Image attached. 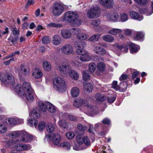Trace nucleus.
<instances>
[{"label": "nucleus", "instance_id": "nucleus-54", "mask_svg": "<svg viewBox=\"0 0 153 153\" xmlns=\"http://www.w3.org/2000/svg\"><path fill=\"white\" fill-rule=\"evenodd\" d=\"M71 30V33L72 34H77L79 33H80V30L77 28H74L71 29H70Z\"/></svg>", "mask_w": 153, "mask_h": 153}, {"label": "nucleus", "instance_id": "nucleus-64", "mask_svg": "<svg viewBox=\"0 0 153 153\" xmlns=\"http://www.w3.org/2000/svg\"><path fill=\"white\" fill-rule=\"evenodd\" d=\"M128 78V76L126 74H122L120 77V81H123L125 80H126Z\"/></svg>", "mask_w": 153, "mask_h": 153}, {"label": "nucleus", "instance_id": "nucleus-10", "mask_svg": "<svg viewBox=\"0 0 153 153\" xmlns=\"http://www.w3.org/2000/svg\"><path fill=\"white\" fill-rule=\"evenodd\" d=\"M74 45L76 48V53L77 54L80 53L82 52L86 51L84 49L86 45V43L83 41H76Z\"/></svg>", "mask_w": 153, "mask_h": 153}, {"label": "nucleus", "instance_id": "nucleus-30", "mask_svg": "<svg viewBox=\"0 0 153 153\" xmlns=\"http://www.w3.org/2000/svg\"><path fill=\"white\" fill-rule=\"evenodd\" d=\"M89 36L87 34L80 33L76 36V38L78 39L85 40L88 38Z\"/></svg>", "mask_w": 153, "mask_h": 153}, {"label": "nucleus", "instance_id": "nucleus-20", "mask_svg": "<svg viewBox=\"0 0 153 153\" xmlns=\"http://www.w3.org/2000/svg\"><path fill=\"white\" fill-rule=\"evenodd\" d=\"M128 45L130 48L131 53L136 52L140 48L139 45L132 42H129L128 44Z\"/></svg>", "mask_w": 153, "mask_h": 153}, {"label": "nucleus", "instance_id": "nucleus-45", "mask_svg": "<svg viewBox=\"0 0 153 153\" xmlns=\"http://www.w3.org/2000/svg\"><path fill=\"white\" fill-rule=\"evenodd\" d=\"M77 127L78 130L81 131H84L87 129V127L86 126L82 125L80 123L78 124Z\"/></svg>", "mask_w": 153, "mask_h": 153}, {"label": "nucleus", "instance_id": "nucleus-52", "mask_svg": "<svg viewBox=\"0 0 153 153\" xmlns=\"http://www.w3.org/2000/svg\"><path fill=\"white\" fill-rule=\"evenodd\" d=\"M45 123L43 121H42L40 122L38 125V128L39 130L40 131H42L45 128Z\"/></svg>", "mask_w": 153, "mask_h": 153}, {"label": "nucleus", "instance_id": "nucleus-33", "mask_svg": "<svg viewBox=\"0 0 153 153\" xmlns=\"http://www.w3.org/2000/svg\"><path fill=\"white\" fill-rule=\"evenodd\" d=\"M46 130L49 133L53 132L55 129V126L51 123H48L47 125Z\"/></svg>", "mask_w": 153, "mask_h": 153}, {"label": "nucleus", "instance_id": "nucleus-19", "mask_svg": "<svg viewBox=\"0 0 153 153\" xmlns=\"http://www.w3.org/2000/svg\"><path fill=\"white\" fill-rule=\"evenodd\" d=\"M94 51L96 53L102 55L105 54L106 53L105 50L100 46H95L94 48Z\"/></svg>", "mask_w": 153, "mask_h": 153}, {"label": "nucleus", "instance_id": "nucleus-51", "mask_svg": "<svg viewBox=\"0 0 153 153\" xmlns=\"http://www.w3.org/2000/svg\"><path fill=\"white\" fill-rule=\"evenodd\" d=\"M84 139V137H83L80 135H77L76 137V141L79 145L82 144L83 143Z\"/></svg>", "mask_w": 153, "mask_h": 153}, {"label": "nucleus", "instance_id": "nucleus-34", "mask_svg": "<svg viewBox=\"0 0 153 153\" xmlns=\"http://www.w3.org/2000/svg\"><path fill=\"white\" fill-rule=\"evenodd\" d=\"M102 39L105 41L109 42H111L114 41V37L111 35H106L102 37Z\"/></svg>", "mask_w": 153, "mask_h": 153}, {"label": "nucleus", "instance_id": "nucleus-62", "mask_svg": "<svg viewBox=\"0 0 153 153\" xmlns=\"http://www.w3.org/2000/svg\"><path fill=\"white\" fill-rule=\"evenodd\" d=\"M115 99V98L113 96L108 97L107 98V101L109 103H112L114 102Z\"/></svg>", "mask_w": 153, "mask_h": 153}, {"label": "nucleus", "instance_id": "nucleus-63", "mask_svg": "<svg viewBox=\"0 0 153 153\" xmlns=\"http://www.w3.org/2000/svg\"><path fill=\"white\" fill-rule=\"evenodd\" d=\"M68 118L69 120L73 121L77 120V118L76 117L73 116L71 115H68Z\"/></svg>", "mask_w": 153, "mask_h": 153}, {"label": "nucleus", "instance_id": "nucleus-32", "mask_svg": "<svg viewBox=\"0 0 153 153\" xmlns=\"http://www.w3.org/2000/svg\"><path fill=\"white\" fill-rule=\"evenodd\" d=\"M20 71L22 74L24 75L28 74L29 73L27 67L23 65H22L20 66Z\"/></svg>", "mask_w": 153, "mask_h": 153}, {"label": "nucleus", "instance_id": "nucleus-47", "mask_svg": "<svg viewBox=\"0 0 153 153\" xmlns=\"http://www.w3.org/2000/svg\"><path fill=\"white\" fill-rule=\"evenodd\" d=\"M96 69V64L92 62L89 65V70L91 73H93Z\"/></svg>", "mask_w": 153, "mask_h": 153}, {"label": "nucleus", "instance_id": "nucleus-6", "mask_svg": "<svg viewBox=\"0 0 153 153\" xmlns=\"http://www.w3.org/2000/svg\"><path fill=\"white\" fill-rule=\"evenodd\" d=\"M101 13L100 9L98 7H95L90 8L87 11L86 16L90 19L98 17Z\"/></svg>", "mask_w": 153, "mask_h": 153}, {"label": "nucleus", "instance_id": "nucleus-17", "mask_svg": "<svg viewBox=\"0 0 153 153\" xmlns=\"http://www.w3.org/2000/svg\"><path fill=\"white\" fill-rule=\"evenodd\" d=\"M62 42V39L60 36L58 35H54L52 37V44L55 46L60 45Z\"/></svg>", "mask_w": 153, "mask_h": 153}, {"label": "nucleus", "instance_id": "nucleus-36", "mask_svg": "<svg viewBox=\"0 0 153 153\" xmlns=\"http://www.w3.org/2000/svg\"><path fill=\"white\" fill-rule=\"evenodd\" d=\"M122 30L118 28H113L112 29L109 30L108 33L114 35H116L117 34L122 32Z\"/></svg>", "mask_w": 153, "mask_h": 153}, {"label": "nucleus", "instance_id": "nucleus-14", "mask_svg": "<svg viewBox=\"0 0 153 153\" xmlns=\"http://www.w3.org/2000/svg\"><path fill=\"white\" fill-rule=\"evenodd\" d=\"M81 55L79 57L80 60L82 62H87L91 59V57L89 55V53L86 51L82 52L79 54H77Z\"/></svg>", "mask_w": 153, "mask_h": 153}, {"label": "nucleus", "instance_id": "nucleus-21", "mask_svg": "<svg viewBox=\"0 0 153 153\" xmlns=\"http://www.w3.org/2000/svg\"><path fill=\"white\" fill-rule=\"evenodd\" d=\"M32 75L36 78H39L42 76V73L40 69L36 68L33 71Z\"/></svg>", "mask_w": 153, "mask_h": 153}, {"label": "nucleus", "instance_id": "nucleus-29", "mask_svg": "<svg viewBox=\"0 0 153 153\" xmlns=\"http://www.w3.org/2000/svg\"><path fill=\"white\" fill-rule=\"evenodd\" d=\"M6 122L7 125L9 126H12L16 124V119L13 118H8Z\"/></svg>", "mask_w": 153, "mask_h": 153}, {"label": "nucleus", "instance_id": "nucleus-48", "mask_svg": "<svg viewBox=\"0 0 153 153\" xmlns=\"http://www.w3.org/2000/svg\"><path fill=\"white\" fill-rule=\"evenodd\" d=\"M83 79L85 81L88 80L90 78V76L88 72L86 71H84L83 73Z\"/></svg>", "mask_w": 153, "mask_h": 153}, {"label": "nucleus", "instance_id": "nucleus-35", "mask_svg": "<svg viewBox=\"0 0 153 153\" xmlns=\"http://www.w3.org/2000/svg\"><path fill=\"white\" fill-rule=\"evenodd\" d=\"M95 97L96 100L98 102H103L105 99V97L104 96L100 93L97 94Z\"/></svg>", "mask_w": 153, "mask_h": 153}, {"label": "nucleus", "instance_id": "nucleus-27", "mask_svg": "<svg viewBox=\"0 0 153 153\" xmlns=\"http://www.w3.org/2000/svg\"><path fill=\"white\" fill-rule=\"evenodd\" d=\"M44 69L46 71H49L51 69V66L50 63L47 61H45L43 64Z\"/></svg>", "mask_w": 153, "mask_h": 153}, {"label": "nucleus", "instance_id": "nucleus-15", "mask_svg": "<svg viewBox=\"0 0 153 153\" xmlns=\"http://www.w3.org/2000/svg\"><path fill=\"white\" fill-rule=\"evenodd\" d=\"M100 4L104 7L110 8L114 5V3L112 0H99Z\"/></svg>", "mask_w": 153, "mask_h": 153}, {"label": "nucleus", "instance_id": "nucleus-22", "mask_svg": "<svg viewBox=\"0 0 153 153\" xmlns=\"http://www.w3.org/2000/svg\"><path fill=\"white\" fill-rule=\"evenodd\" d=\"M130 14L133 19H137L138 21H141L143 19L142 16H140L138 13L135 11L131 12Z\"/></svg>", "mask_w": 153, "mask_h": 153}, {"label": "nucleus", "instance_id": "nucleus-23", "mask_svg": "<svg viewBox=\"0 0 153 153\" xmlns=\"http://www.w3.org/2000/svg\"><path fill=\"white\" fill-rule=\"evenodd\" d=\"M71 93L72 97H76L79 95V90L77 87H74L71 89Z\"/></svg>", "mask_w": 153, "mask_h": 153}, {"label": "nucleus", "instance_id": "nucleus-24", "mask_svg": "<svg viewBox=\"0 0 153 153\" xmlns=\"http://www.w3.org/2000/svg\"><path fill=\"white\" fill-rule=\"evenodd\" d=\"M46 102L44 104L42 101H39L38 102V105L40 110L43 112H45L47 110V105Z\"/></svg>", "mask_w": 153, "mask_h": 153}, {"label": "nucleus", "instance_id": "nucleus-37", "mask_svg": "<svg viewBox=\"0 0 153 153\" xmlns=\"http://www.w3.org/2000/svg\"><path fill=\"white\" fill-rule=\"evenodd\" d=\"M97 69L100 71H104L105 68V65L103 62L98 63L97 65Z\"/></svg>", "mask_w": 153, "mask_h": 153}, {"label": "nucleus", "instance_id": "nucleus-1", "mask_svg": "<svg viewBox=\"0 0 153 153\" xmlns=\"http://www.w3.org/2000/svg\"><path fill=\"white\" fill-rule=\"evenodd\" d=\"M15 91L21 97H25L28 102H32L34 101L35 93L29 83L25 82L22 85L17 84Z\"/></svg>", "mask_w": 153, "mask_h": 153}, {"label": "nucleus", "instance_id": "nucleus-18", "mask_svg": "<svg viewBox=\"0 0 153 153\" xmlns=\"http://www.w3.org/2000/svg\"><path fill=\"white\" fill-rule=\"evenodd\" d=\"M53 144L56 145H57L59 144L61 140V138L60 136L58 134H54L51 136Z\"/></svg>", "mask_w": 153, "mask_h": 153}, {"label": "nucleus", "instance_id": "nucleus-12", "mask_svg": "<svg viewBox=\"0 0 153 153\" xmlns=\"http://www.w3.org/2000/svg\"><path fill=\"white\" fill-rule=\"evenodd\" d=\"M71 67L70 65H66L62 63L60 66H58V69L60 73L62 74H68L69 71L71 69Z\"/></svg>", "mask_w": 153, "mask_h": 153}, {"label": "nucleus", "instance_id": "nucleus-46", "mask_svg": "<svg viewBox=\"0 0 153 153\" xmlns=\"http://www.w3.org/2000/svg\"><path fill=\"white\" fill-rule=\"evenodd\" d=\"M120 19L123 22H125L128 19V15L125 13H122L120 14Z\"/></svg>", "mask_w": 153, "mask_h": 153}, {"label": "nucleus", "instance_id": "nucleus-42", "mask_svg": "<svg viewBox=\"0 0 153 153\" xmlns=\"http://www.w3.org/2000/svg\"><path fill=\"white\" fill-rule=\"evenodd\" d=\"M30 115H31L33 118V119H38L40 116V115L39 113L37 112L35 109H34L33 110L30 114H29Z\"/></svg>", "mask_w": 153, "mask_h": 153}, {"label": "nucleus", "instance_id": "nucleus-5", "mask_svg": "<svg viewBox=\"0 0 153 153\" xmlns=\"http://www.w3.org/2000/svg\"><path fill=\"white\" fill-rule=\"evenodd\" d=\"M74 105L76 107L79 108L82 106L86 107L91 111H97V107L92 106L90 105L88 102L86 100H84L82 98L75 100L73 103Z\"/></svg>", "mask_w": 153, "mask_h": 153}, {"label": "nucleus", "instance_id": "nucleus-38", "mask_svg": "<svg viewBox=\"0 0 153 153\" xmlns=\"http://www.w3.org/2000/svg\"><path fill=\"white\" fill-rule=\"evenodd\" d=\"M101 35L97 34L92 35L89 39V40L91 41L97 42L100 39Z\"/></svg>", "mask_w": 153, "mask_h": 153}, {"label": "nucleus", "instance_id": "nucleus-57", "mask_svg": "<svg viewBox=\"0 0 153 153\" xmlns=\"http://www.w3.org/2000/svg\"><path fill=\"white\" fill-rule=\"evenodd\" d=\"M42 42L44 44H47L50 42V39L49 36H45L42 39Z\"/></svg>", "mask_w": 153, "mask_h": 153}, {"label": "nucleus", "instance_id": "nucleus-7", "mask_svg": "<svg viewBox=\"0 0 153 153\" xmlns=\"http://www.w3.org/2000/svg\"><path fill=\"white\" fill-rule=\"evenodd\" d=\"M65 9L63 5L59 3H56L52 7L51 12L54 16H59L63 12Z\"/></svg>", "mask_w": 153, "mask_h": 153}, {"label": "nucleus", "instance_id": "nucleus-41", "mask_svg": "<svg viewBox=\"0 0 153 153\" xmlns=\"http://www.w3.org/2000/svg\"><path fill=\"white\" fill-rule=\"evenodd\" d=\"M59 146L64 148L68 150L70 149L71 148V146L70 143L67 142L62 143L60 144Z\"/></svg>", "mask_w": 153, "mask_h": 153}, {"label": "nucleus", "instance_id": "nucleus-61", "mask_svg": "<svg viewBox=\"0 0 153 153\" xmlns=\"http://www.w3.org/2000/svg\"><path fill=\"white\" fill-rule=\"evenodd\" d=\"M139 4L143 5L146 4L147 2V0H134Z\"/></svg>", "mask_w": 153, "mask_h": 153}, {"label": "nucleus", "instance_id": "nucleus-2", "mask_svg": "<svg viewBox=\"0 0 153 153\" xmlns=\"http://www.w3.org/2000/svg\"><path fill=\"white\" fill-rule=\"evenodd\" d=\"M63 18L65 21L74 26H78L82 22V21L79 19L77 13L74 11L66 12L64 14Z\"/></svg>", "mask_w": 153, "mask_h": 153}, {"label": "nucleus", "instance_id": "nucleus-40", "mask_svg": "<svg viewBox=\"0 0 153 153\" xmlns=\"http://www.w3.org/2000/svg\"><path fill=\"white\" fill-rule=\"evenodd\" d=\"M21 131H15L10 132L8 134L9 136L11 138H15L16 137L19 136Z\"/></svg>", "mask_w": 153, "mask_h": 153}, {"label": "nucleus", "instance_id": "nucleus-8", "mask_svg": "<svg viewBox=\"0 0 153 153\" xmlns=\"http://www.w3.org/2000/svg\"><path fill=\"white\" fill-rule=\"evenodd\" d=\"M74 48L71 45L66 44L64 45L61 48L62 53L66 55H69L73 53Z\"/></svg>", "mask_w": 153, "mask_h": 153}, {"label": "nucleus", "instance_id": "nucleus-28", "mask_svg": "<svg viewBox=\"0 0 153 153\" xmlns=\"http://www.w3.org/2000/svg\"><path fill=\"white\" fill-rule=\"evenodd\" d=\"M46 104L47 105V109L50 112L54 113L56 111V108L52 104L48 102H46Z\"/></svg>", "mask_w": 153, "mask_h": 153}, {"label": "nucleus", "instance_id": "nucleus-11", "mask_svg": "<svg viewBox=\"0 0 153 153\" xmlns=\"http://www.w3.org/2000/svg\"><path fill=\"white\" fill-rule=\"evenodd\" d=\"M32 148L30 144L19 143L15 146L14 149L18 151H23L30 150Z\"/></svg>", "mask_w": 153, "mask_h": 153}, {"label": "nucleus", "instance_id": "nucleus-60", "mask_svg": "<svg viewBox=\"0 0 153 153\" xmlns=\"http://www.w3.org/2000/svg\"><path fill=\"white\" fill-rule=\"evenodd\" d=\"M110 122V120L108 118H105L102 120V122L104 124H109Z\"/></svg>", "mask_w": 153, "mask_h": 153}, {"label": "nucleus", "instance_id": "nucleus-44", "mask_svg": "<svg viewBox=\"0 0 153 153\" xmlns=\"http://www.w3.org/2000/svg\"><path fill=\"white\" fill-rule=\"evenodd\" d=\"M136 34V36L134 37L135 40H140L143 39L144 37V34L141 32H137Z\"/></svg>", "mask_w": 153, "mask_h": 153}, {"label": "nucleus", "instance_id": "nucleus-43", "mask_svg": "<svg viewBox=\"0 0 153 153\" xmlns=\"http://www.w3.org/2000/svg\"><path fill=\"white\" fill-rule=\"evenodd\" d=\"M63 25L60 24L52 22L48 25V27H49L59 28L62 27Z\"/></svg>", "mask_w": 153, "mask_h": 153}, {"label": "nucleus", "instance_id": "nucleus-26", "mask_svg": "<svg viewBox=\"0 0 153 153\" xmlns=\"http://www.w3.org/2000/svg\"><path fill=\"white\" fill-rule=\"evenodd\" d=\"M93 88V86L90 83H84V90L90 93L91 92Z\"/></svg>", "mask_w": 153, "mask_h": 153}, {"label": "nucleus", "instance_id": "nucleus-56", "mask_svg": "<svg viewBox=\"0 0 153 153\" xmlns=\"http://www.w3.org/2000/svg\"><path fill=\"white\" fill-rule=\"evenodd\" d=\"M75 135V133L72 131L69 132L66 134V136L68 139H72Z\"/></svg>", "mask_w": 153, "mask_h": 153}, {"label": "nucleus", "instance_id": "nucleus-53", "mask_svg": "<svg viewBox=\"0 0 153 153\" xmlns=\"http://www.w3.org/2000/svg\"><path fill=\"white\" fill-rule=\"evenodd\" d=\"M7 130V128L4 124H0V133H5Z\"/></svg>", "mask_w": 153, "mask_h": 153}, {"label": "nucleus", "instance_id": "nucleus-50", "mask_svg": "<svg viewBox=\"0 0 153 153\" xmlns=\"http://www.w3.org/2000/svg\"><path fill=\"white\" fill-rule=\"evenodd\" d=\"M91 24L94 26H99L101 23V21L100 19L92 20L91 22Z\"/></svg>", "mask_w": 153, "mask_h": 153}, {"label": "nucleus", "instance_id": "nucleus-9", "mask_svg": "<svg viewBox=\"0 0 153 153\" xmlns=\"http://www.w3.org/2000/svg\"><path fill=\"white\" fill-rule=\"evenodd\" d=\"M105 16L108 20L114 22H117L119 18L118 13L113 11H109L106 13Z\"/></svg>", "mask_w": 153, "mask_h": 153}, {"label": "nucleus", "instance_id": "nucleus-59", "mask_svg": "<svg viewBox=\"0 0 153 153\" xmlns=\"http://www.w3.org/2000/svg\"><path fill=\"white\" fill-rule=\"evenodd\" d=\"M112 87L113 88L115 89L116 90H117L119 89V87L117 85V82L116 81H113L112 84Z\"/></svg>", "mask_w": 153, "mask_h": 153}, {"label": "nucleus", "instance_id": "nucleus-58", "mask_svg": "<svg viewBox=\"0 0 153 153\" xmlns=\"http://www.w3.org/2000/svg\"><path fill=\"white\" fill-rule=\"evenodd\" d=\"M87 146H89L90 145V141L88 138L86 137H84V139L83 140V143Z\"/></svg>", "mask_w": 153, "mask_h": 153}, {"label": "nucleus", "instance_id": "nucleus-31", "mask_svg": "<svg viewBox=\"0 0 153 153\" xmlns=\"http://www.w3.org/2000/svg\"><path fill=\"white\" fill-rule=\"evenodd\" d=\"M117 49L124 53H126L128 50V48L127 45H117Z\"/></svg>", "mask_w": 153, "mask_h": 153}, {"label": "nucleus", "instance_id": "nucleus-25", "mask_svg": "<svg viewBox=\"0 0 153 153\" xmlns=\"http://www.w3.org/2000/svg\"><path fill=\"white\" fill-rule=\"evenodd\" d=\"M70 77L72 79L77 80L79 78V75L75 71L71 70L68 72Z\"/></svg>", "mask_w": 153, "mask_h": 153}, {"label": "nucleus", "instance_id": "nucleus-4", "mask_svg": "<svg viewBox=\"0 0 153 153\" xmlns=\"http://www.w3.org/2000/svg\"><path fill=\"white\" fill-rule=\"evenodd\" d=\"M4 74L0 73V80L1 82V84L6 86H13L15 82L13 75L10 74H7L5 76L4 79Z\"/></svg>", "mask_w": 153, "mask_h": 153}, {"label": "nucleus", "instance_id": "nucleus-16", "mask_svg": "<svg viewBox=\"0 0 153 153\" xmlns=\"http://www.w3.org/2000/svg\"><path fill=\"white\" fill-rule=\"evenodd\" d=\"M61 35L62 37L65 39L70 38L71 37V30L70 29H62L60 32Z\"/></svg>", "mask_w": 153, "mask_h": 153}, {"label": "nucleus", "instance_id": "nucleus-39", "mask_svg": "<svg viewBox=\"0 0 153 153\" xmlns=\"http://www.w3.org/2000/svg\"><path fill=\"white\" fill-rule=\"evenodd\" d=\"M59 125L62 128H67L68 127L67 122L64 120H60L58 121Z\"/></svg>", "mask_w": 153, "mask_h": 153}, {"label": "nucleus", "instance_id": "nucleus-3", "mask_svg": "<svg viewBox=\"0 0 153 153\" xmlns=\"http://www.w3.org/2000/svg\"><path fill=\"white\" fill-rule=\"evenodd\" d=\"M53 85L54 88L59 92H64L66 90L65 82L61 78H54L53 80Z\"/></svg>", "mask_w": 153, "mask_h": 153}, {"label": "nucleus", "instance_id": "nucleus-55", "mask_svg": "<svg viewBox=\"0 0 153 153\" xmlns=\"http://www.w3.org/2000/svg\"><path fill=\"white\" fill-rule=\"evenodd\" d=\"M11 31L13 34L15 36H18L19 34V29L16 27L12 28L11 29Z\"/></svg>", "mask_w": 153, "mask_h": 153}, {"label": "nucleus", "instance_id": "nucleus-49", "mask_svg": "<svg viewBox=\"0 0 153 153\" xmlns=\"http://www.w3.org/2000/svg\"><path fill=\"white\" fill-rule=\"evenodd\" d=\"M37 121L34 119H30L28 120V124L30 126H33V124H34V126H36L37 125Z\"/></svg>", "mask_w": 153, "mask_h": 153}, {"label": "nucleus", "instance_id": "nucleus-13", "mask_svg": "<svg viewBox=\"0 0 153 153\" xmlns=\"http://www.w3.org/2000/svg\"><path fill=\"white\" fill-rule=\"evenodd\" d=\"M20 134L22 135L21 140L22 142L27 143L30 142L33 138V137L25 131H21Z\"/></svg>", "mask_w": 153, "mask_h": 153}]
</instances>
